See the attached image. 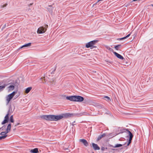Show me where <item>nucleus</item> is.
Returning a JSON list of instances; mask_svg holds the SVG:
<instances>
[{"label": "nucleus", "mask_w": 153, "mask_h": 153, "mask_svg": "<svg viewBox=\"0 0 153 153\" xmlns=\"http://www.w3.org/2000/svg\"><path fill=\"white\" fill-rule=\"evenodd\" d=\"M9 112L4 117V119H6L8 121L9 118Z\"/></svg>", "instance_id": "5701e85b"}, {"label": "nucleus", "mask_w": 153, "mask_h": 153, "mask_svg": "<svg viewBox=\"0 0 153 153\" xmlns=\"http://www.w3.org/2000/svg\"><path fill=\"white\" fill-rule=\"evenodd\" d=\"M74 115V114L68 113L59 115H42L40 116V117L42 119L46 120L57 121L62 119L63 117L68 118L72 117Z\"/></svg>", "instance_id": "f257e3e1"}, {"label": "nucleus", "mask_w": 153, "mask_h": 153, "mask_svg": "<svg viewBox=\"0 0 153 153\" xmlns=\"http://www.w3.org/2000/svg\"><path fill=\"white\" fill-rule=\"evenodd\" d=\"M19 123H18V124H16V125L15 126H17V125H19Z\"/></svg>", "instance_id": "e433bc0d"}, {"label": "nucleus", "mask_w": 153, "mask_h": 153, "mask_svg": "<svg viewBox=\"0 0 153 153\" xmlns=\"http://www.w3.org/2000/svg\"><path fill=\"white\" fill-rule=\"evenodd\" d=\"M6 27V24H4L3 26L2 29H3L4 28H5Z\"/></svg>", "instance_id": "2f4dec72"}, {"label": "nucleus", "mask_w": 153, "mask_h": 153, "mask_svg": "<svg viewBox=\"0 0 153 153\" xmlns=\"http://www.w3.org/2000/svg\"><path fill=\"white\" fill-rule=\"evenodd\" d=\"M91 146L92 147L94 150H99L100 149V147L97 145V144H92Z\"/></svg>", "instance_id": "9d476101"}, {"label": "nucleus", "mask_w": 153, "mask_h": 153, "mask_svg": "<svg viewBox=\"0 0 153 153\" xmlns=\"http://www.w3.org/2000/svg\"><path fill=\"white\" fill-rule=\"evenodd\" d=\"M6 137V136H0V140L4 139Z\"/></svg>", "instance_id": "bb28decb"}, {"label": "nucleus", "mask_w": 153, "mask_h": 153, "mask_svg": "<svg viewBox=\"0 0 153 153\" xmlns=\"http://www.w3.org/2000/svg\"><path fill=\"white\" fill-rule=\"evenodd\" d=\"M75 121H74L73 123L72 124V125L74 126V123H75Z\"/></svg>", "instance_id": "f704fd0d"}, {"label": "nucleus", "mask_w": 153, "mask_h": 153, "mask_svg": "<svg viewBox=\"0 0 153 153\" xmlns=\"http://www.w3.org/2000/svg\"><path fill=\"white\" fill-rule=\"evenodd\" d=\"M48 6L49 7H52L51 8V9H50V8H49V9L48 8V10L50 12L52 13V11H53V8L52 7V5H49Z\"/></svg>", "instance_id": "aec40b11"}, {"label": "nucleus", "mask_w": 153, "mask_h": 153, "mask_svg": "<svg viewBox=\"0 0 153 153\" xmlns=\"http://www.w3.org/2000/svg\"><path fill=\"white\" fill-rule=\"evenodd\" d=\"M113 53L118 58L122 60L125 59L122 56L117 53V52H114Z\"/></svg>", "instance_id": "6e6552de"}, {"label": "nucleus", "mask_w": 153, "mask_h": 153, "mask_svg": "<svg viewBox=\"0 0 153 153\" xmlns=\"http://www.w3.org/2000/svg\"><path fill=\"white\" fill-rule=\"evenodd\" d=\"M106 48L108 50H109V51H113V49H112V48H110V47L108 46H106Z\"/></svg>", "instance_id": "393cba45"}, {"label": "nucleus", "mask_w": 153, "mask_h": 153, "mask_svg": "<svg viewBox=\"0 0 153 153\" xmlns=\"http://www.w3.org/2000/svg\"><path fill=\"white\" fill-rule=\"evenodd\" d=\"M66 99L71 101H75V96H67L66 97Z\"/></svg>", "instance_id": "1a4fd4ad"}, {"label": "nucleus", "mask_w": 153, "mask_h": 153, "mask_svg": "<svg viewBox=\"0 0 153 153\" xmlns=\"http://www.w3.org/2000/svg\"><path fill=\"white\" fill-rule=\"evenodd\" d=\"M32 89V87H29L27 88L25 90V92L26 94L28 93Z\"/></svg>", "instance_id": "2eb2a0df"}, {"label": "nucleus", "mask_w": 153, "mask_h": 153, "mask_svg": "<svg viewBox=\"0 0 153 153\" xmlns=\"http://www.w3.org/2000/svg\"><path fill=\"white\" fill-rule=\"evenodd\" d=\"M55 69L54 70V71H55Z\"/></svg>", "instance_id": "ea45409f"}, {"label": "nucleus", "mask_w": 153, "mask_h": 153, "mask_svg": "<svg viewBox=\"0 0 153 153\" xmlns=\"http://www.w3.org/2000/svg\"><path fill=\"white\" fill-rule=\"evenodd\" d=\"M151 6H152L153 7V4H151Z\"/></svg>", "instance_id": "4c0bfd02"}, {"label": "nucleus", "mask_w": 153, "mask_h": 153, "mask_svg": "<svg viewBox=\"0 0 153 153\" xmlns=\"http://www.w3.org/2000/svg\"><path fill=\"white\" fill-rule=\"evenodd\" d=\"M45 78V77H41L40 79H44Z\"/></svg>", "instance_id": "473e14b6"}, {"label": "nucleus", "mask_w": 153, "mask_h": 153, "mask_svg": "<svg viewBox=\"0 0 153 153\" xmlns=\"http://www.w3.org/2000/svg\"><path fill=\"white\" fill-rule=\"evenodd\" d=\"M11 125L10 124H9L8 125L6 130V131L8 133L9 131H10L11 128Z\"/></svg>", "instance_id": "dca6fc26"}, {"label": "nucleus", "mask_w": 153, "mask_h": 153, "mask_svg": "<svg viewBox=\"0 0 153 153\" xmlns=\"http://www.w3.org/2000/svg\"><path fill=\"white\" fill-rule=\"evenodd\" d=\"M129 144H128V145H127V146H128V145H129Z\"/></svg>", "instance_id": "58836bf2"}, {"label": "nucleus", "mask_w": 153, "mask_h": 153, "mask_svg": "<svg viewBox=\"0 0 153 153\" xmlns=\"http://www.w3.org/2000/svg\"><path fill=\"white\" fill-rule=\"evenodd\" d=\"M33 4V3H30L28 5V6H30L32 5Z\"/></svg>", "instance_id": "72a5a7b5"}, {"label": "nucleus", "mask_w": 153, "mask_h": 153, "mask_svg": "<svg viewBox=\"0 0 153 153\" xmlns=\"http://www.w3.org/2000/svg\"><path fill=\"white\" fill-rule=\"evenodd\" d=\"M79 142L82 143H88V142L85 140L84 139H80L79 140Z\"/></svg>", "instance_id": "ddd939ff"}, {"label": "nucleus", "mask_w": 153, "mask_h": 153, "mask_svg": "<svg viewBox=\"0 0 153 153\" xmlns=\"http://www.w3.org/2000/svg\"><path fill=\"white\" fill-rule=\"evenodd\" d=\"M104 97L105 98H106V100L107 101H109V100H110V98L108 96H105Z\"/></svg>", "instance_id": "c85d7f7f"}, {"label": "nucleus", "mask_w": 153, "mask_h": 153, "mask_svg": "<svg viewBox=\"0 0 153 153\" xmlns=\"http://www.w3.org/2000/svg\"><path fill=\"white\" fill-rule=\"evenodd\" d=\"M98 42V40H95L90 41L86 44L85 47L87 48H90L91 49L96 48L97 47L94 46V45L96 44Z\"/></svg>", "instance_id": "7ed1b4c3"}, {"label": "nucleus", "mask_w": 153, "mask_h": 153, "mask_svg": "<svg viewBox=\"0 0 153 153\" xmlns=\"http://www.w3.org/2000/svg\"><path fill=\"white\" fill-rule=\"evenodd\" d=\"M7 4L6 3L3 5H1L0 6L1 7H6L7 6Z\"/></svg>", "instance_id": "cd10ccee"}, {"label": "nucleus", "mask_w": 153, "mask_h": 153, "mask_svg": "<svg viewBox=\"0 0 153 153\" xmlns=\"http://www.w3.org/2000/svg\"><path fill=\"white\" fill-rule=\"evenodd\" d=\"M10 121L12 123L14 122V120L13 119V116L11 115L10 117Z\"/></svg>", "instance_id": "b1692460"}, {"label": "nucleus", "mask_w": 153, "mask_h": 153, "mask_svg": "<svg viewBox=\"0 0 153 153\" xmlns=\"http://www.w3.org/2000/svg\"><path fill=\"white\" fill-rule=\"evenodd\" d=\"M130 35V34H129L127 36H126L122 38L118 39H117V40H122L123 39H126V38L129 37Z\"/></svg>", "instance_id": "f3484780"}, {"label": "nucleus", "mask_w": 153, "mask_h": 153, "mask_svg": "<svg viewBox=\"0 0 153 153\" xmlns=\"http://www.w3.org/2000/svg\"><path fill=\"white\" fill-rule=\"evenodd\" d=\"M121 46V45H117L115 46L114 48L117 50H118L119 48Z\"/></svg>", "instance_id": "4be33fe9"}, {"label": "nucleus", "mask_w": 153, "mask_h": 153, "mask_svg": "<svg viewBox=\"0 0 153 153\" xmlns=\"http://www.w3.org/2000/svg\"><path fill=\"white\" fill-rule=\"evenodd\" d=\"M48 27V26L47 25H44V28L45 29H46V30H47V28Z\"/></svg>", "instance_id": "c756f323"}, {"label": "nucleus", "mask_w": 153, "mask_h": 153, "mask_svg": "<svg viewBox=\"0 0 153 153\" xmlns=\"http://www.w3.org/2000/svg\"><path fill=\"white\" fill-rule=\"evenodd\" d=\"M85 146H88V144H84Z\"/></svg>", "instance_id": "c9c22d12"}, {"label": "nucleus", "mask_w": 153, "mask_h": 153, "mask_svg": "<svg viewBox=\"0 0 153 153\" xmlns=\"http://www.w3.org/2000/svg\"><path fill=\"white\" fill-rule=\"evenodd\" d=\"M83 101H84V103H86V100H84V98L83 97L80 96H75V102H81Z\"/></svg>", "instance_id": "20e7f679"}, {"label": "nucleus", "mask_w": 153, "mask_h": 153, "mask_svg": "<svg viewBox=\"0 0 153 153\" xmlns=\"http://www.w3.org/2000/svg\"><path fill=\"white\" fill-rule=\"evenodd\" d=\"M7 133H8L6 131L4 132H2L0 134L2 136H6L7 137V135L6 134Z\"/></svg>", "instance_id": "a211bd4d"}, {"label": "nucleus", "mask_w": 153, "mask_h": 153, "mask_svg": "<svg viewBox=\"0 0 153 153\" xmlns=\"http://www.w3.org/2000/svg\"><path fill=\"white\" fill-rule=\"evenodd\" d=\"M126 130L129 133V138L128 140V142L127 143H131V140L133 137V134L132 133L130 132V131L128 130V129H126Z\"/></svg>", "instance_id": "0eeeda50"}, {"label": "nucleus", "mask_w": 153, "mask_h": 153, "mask_svg": "<svg viewBox=\"0 0 153 153\" xmlns=\"http://www.w3.org/2000/svg\"><path fill=\"white\" fill-rule=\"evenodd\" d=\"M6 85L5 84L2 86H0V91H2L5 88Z\"/></svg>", "instance_id": "6ab92c4d"}, {"label": "nucleus", "mask_w": 153, "mask_h": 153, "mask_svg": "<svg viewBox=\"0 0 153 153\" xmlns=\"http://www.w3.org/2000/svg\"><path fill=\"white\" fill-rule=\"evenodd\" d=\"M105 149H107V148H105L103 147H102L101 148V150H102V151L104 150Z\"/></svg>", "instance_id": "7c9ffc66"}, {"label": "nucleus", "mask_w": 153, "mask_h": 153, "mask_svg": "<svg viewBox=\"0 0 153 153\" xmlns=\"http://www.w3.org/2000/svg\"><path fill=\"white\" fill-rule=\"evenodd\" d=\"M92 153H94V152H93Z\"/></svg>", "instance_id": "a19ab883"}, {"label": "nucleus", "mask_w": 153, "mask_h": 153, "mask_svg": "<svg viewBox=\"0 0 153 153\" xmlns=\"http://www.w3.org/2000/svg\"><path fill=\"white\" fill-rule=\"evenodd\" d=\"M8 88L10 90H12L14 89V86L13 85H10L8 87Z\"/></svg>", "instance_id": "412c9836"}, {"label": "nucleus", "mask_w": 153, "mask_h": 153, "mask_svg": "<svg viewBox=\"0 0 153 153\" xmlns=\"http://www.w3.org/2000/svg\"><path fill=\"white\" fill-rule=\"evenodd\" d=\"M31 43L29 42L27 44H25V45H22L21 47H20L19 48V49H21V48H24V47H27L30 46L31 45Z\"/></svg>", "instance_id": "9b49d317"}, {"label": "nucleus", "mask_w": 153, "mask_h": 153, "mask_svg": "<svg viewBox=\"0 0 153 153\" xmlns=\"http://www.w3.org/2000/svg\"><path fill=\"white\" fill-rule=\"evenodd\" d=\"M8 122L7 121V120L6 119H4V120L2 122V124H4L7 123Z\"/></svg>", "instance_id": "a878e982"}, {"label": "nucleus", "mask_w": 153, "mask_h": 153, "mask_svg": "<svg viewBox=\"0 0 153 153\" xmlns=\"http://www.w3.org/2000/svg\"><path fill=\"white\" fill-rule=\"evenodd\" d=\"M122 146V145L121 144H115L114 146H113L109 144V146L110 147H113L114 148H117L121 147Z\"/></svg>", "instance_id": "f8f14e48"}, {"label": "nucleus", "mask_w": 153, "mask_h": 153, "mask_svg": "<svg viewBox=\"0 0 153 153\" xmlns=\"http://www.w3.org/2000/svg\"><path fill=\"white\" fill-rule=\"evenodd\" d=\"M116 135L115 134H112V133H103L99 135L97 138L96 140L98 141L100 140L102 138H110L115 136Z\"/></svg>", "instance_id": "f03ea898"}, {"label": "nucleus", "mask_w": 153, "mask_h": 153, "mask_svg": "<svg viewBox=\"0 0 153 153\" xmlns=\"http://www.w3.org/2000/svg\"><path fill=\"white\" fill-rule=\"evenodd\" d=\"M16 92L14 91L11 94H9L6 97V101L7 102V104H8L10 100L13 98L15 95Z\"/></svg>", "instance_id": "39448f33"}, {"label": "nucleus", "mask_w": 153, "mask_h": 153, "mask_svg": "<svg viewBox=\"0 0 153 153\" xmlns=\"http://www.w3.org/2000/svg\"><path fill=\"white\" fill-rule=\"evenodd\" d=\"M38 152V148H35L30 150V152L32 153H37Z\"/></svg>", "instance_id": "4468645a"}, {"label": "nucleus", "mask_w": 153, "mask_h": 153, "mask_svg": "<svg viewBox=\"0 0 153 153\" xmlns=\"http://www.w3.org/2000/svg\"><path fill=\"white\" fill-rule=\"evenodd\" d=\"M46 30V29H45L44 26H43L38 28L37 32L38 33L41 34L44 33Z\"/></svg>", "instance_id": "423d86ee"}]
</instances>
